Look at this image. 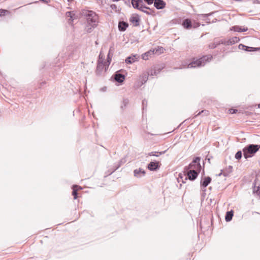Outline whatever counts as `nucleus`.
I'll return each instance as SVG.
<instances>
[{
  "mask_svg": "<svg viewBox=\"0 0 260 260\" xmlns=\"http://www.w3.org/2000/svg\"><path fill=\"white\" fill-rule=\"evenodd\" d=\"M134 176L137 177H141L145 175V171L143 169L139 168V169H136L134 171Z\"/></svg>",
  "mask_w": 260,
  "mask_h": 260,
  "instance_id": "nucleus-18",
  "label": "nucleus"
},
{
  "mask_svg": "<svg viewBox=\"0 0 260 260\" xmlns=\"http://www.w3.org/2000/svg\"><path fill=\"white\" fill-rule=\"evenodd\" d=\"M221 41H223V40L219 41L218 42L212 43L209 45V47L210 49L215 48L218 45L221 44Z\"/></svg>",
  "mask_w": 260,
  "mask_h": 260,
  "instance_id": "nucleus-31",
  "label": "nucleus"
},
{
  "mask_svg": "<svg viewBox=\"0 0 260 260\" xmlns=\"http://www.w3.org/2000/svg\"><path fill=\"white\" fill-rule=\"evenodd\" d=\"M46 83L45 82H42L40 83V87H41L43 85L45 84Z\"/></svg>",
  "mask_w": 260,
  "mask_h": 260,
  "instance_id": "nucleus-45",
  "label": "nucleus"
},
{
  "mask_svg": "<svg viewBox=\"0 0 260 260\" xmlns=\"http://www.w3.org/2000/svg\"><path fill=\"white\" fill-rule=\"evenodd\" d=\"M167 150L160 151V152H156V151H152L149 152L147 155L148 156H159L160 155L164 154L166 153Z\"/></svg>",
  "mask_w": 260,
  "mask_h": 260,
  "instance_id": "nucleus-25",
  "label": "nucleus"
},
{
  "mask_svg": "<svg viewBox=\"0 0 260 260\" xmlns=\"http://www.w3.org/2000/svg\"><path fill=\"white\" fill-rule=\"evenodd\" d=\"M200 25V24L198 22H196L192 24V26H193V28H197Z\"/></svg>",
  "mask_w": 260,
  "mask_h": 260,
  "instance_id": "nucleus-42",
  "label": "nucleus"
},
{
  "mask_svg": "<svg viewBox=\"0 0 260 260\" xmlns=\"http://www.w3.org/2000/svg\"><path fill=\"white\" fill-rule=\"evenodd\" d=\"M66 16L68 17H70V19L69 20H71V21H73V16H74V14L72 13V12H67L66 13Z\"/></svg>",
  "mask_w": 260,
  "mask_h": 260,
  "instance_id": "nucleus-36",
  "label": "nucleus"
},
{
  "mask_svg": "<svg viewBox=\"0 0 260 260\" xmlns=\"http://www.w3.org/2000/svg\"><path fill=\"white\" fill-rule=\"evenodd\" d=\"M147 102L145 100H143V101H142L143 112H144V110L147 106Z\"/></svg>",
  "mask_w": 260,
  "mask_h": 260,
  "instance_id": "nucleus-38",
  "label": "nucleus"
},
{
  "mask_svg": "<svg viewBox=\"0 0 260 260\" xmlns=\"http://www.w3.org/2000/svg\"><path fill=\"white\" fill-rule=\"evenodd\" d=\"M212 13L210 14H201L198 15V18L199 19L205 20L209 16L211 15Z\"/></svg>",
  "mask_w": 260,
  "mask_h": 260,
  "instance_id": "nucleus-30",
  "label": "nucleus"
},
{
  "mask_svg": "<svg viewBox=\"0 0 260 260\" xmlns=\"http://www.w3.org/2000/svg\"><path fill=\"white\" fill-rule=\"evenodd\" d=\"M95 27L96 26H93L92 25L88 24V23H87L85 29L87 32L90 33L92 31L93 28H95Z\"/></svg>",
  "mask_w": 260,
  "mask_h": 260,
  "instance_id": "nucleus-32",
  "label": "nucleus"
},
{
  "mask_svg": "<svg viewBox=\"0 0 260 260\" xmlns=\"http://www.w3.org/2000/svg\"><path fill=\"white\" fill-rule=\"evenodd\" d=\"M182 25L185 28L189 29L192 27V23L189 19H186L183 21Z\"/></svg>",
  "mask_w": 260,
  "mask_h": 260,
  "instance_id": "nucleus-21",
  "label": "nucleus"
},
{
  "mask_svg": "<svg viewBox=\"0 0 260 260\" xmlns=\"http://www.w3.org/2000/svg\"><path fill=\"white\" fill-rule=\"evenodd\" d=\"M140 18L139 15L133 14L129 18V22L133 24L134 26H138L140 25Z\"/></svg>",
  "mask_w": 260,
  "mask_h": 260,
  "instance_id": "nucleus-7",
  "label": "nucleus"
},
{
  "mask_svg": "<svg viewBox=\"0 0 260 260\" xmlns=\"http://www.w3.org/2000/svg\"><path fill=\"white\" fill-rule=\"evenodd\" d=\"M68 1L69 2H73V0H68Z\"/></svg>",
  "mask_w": 260,
  "mask_h": 260,
  "instance_id": "nucleus-48",
  "label": "nucleus"
},
{
  "mask_svg": "<svg viewBox=\"0 0 260 260\" xmlns=\"http://www.w3.org/2000/svg\"><path fill=\"white\" fill-rule=\"evenodd\" d=\"M212 58L211 55L203 56L202 57L195 60L194 59L188 64V68L200 67L204 66L207 62L210 61Z\"/></svg>",
  "mask_w": 260,
  "mask_h": 260,
  "instance_id": "nucleus-2",
  "label": "nucleus"
},
{
  "mask_svg": "<svg viewBox=\"0 0 260 260\" xmlns=\"http://www.w3.org/2000/svg\"><path fill=\"white\" fill-rule=\"evenodd\" d=\"M239 48L241 50H244L247 52H252L260 50V47H248L242 44H240L239 45Z\"/></svg>",
  "mask_w": 260,
  "mask_h": 260,
  "instance_id": "nucleus-9",
  "label": "nucleus"
},
{
  "mask_svg": "<svg viewBox=\"0 0 260 260\" xmlns=\"http://www.w3.org/2000/svg\"><path fill=\"white\" fill-rule=\"evenodd\" d=\"M82 188L80 186H79L78 185H74L73 186V191H72V195L74 197V199L76 200L77 199L78 197V193L77 191L78 189H81Z\"/></svg>",
  "mask_w": 260,
  "mask_h": 260,
  "instance_id": "nucleus-22",
  "label": "nucleus"
},
{
  "mask_svg": "<svg viewBox=\"0 0 260 260\" xmlns=\"http://www.w3.org/2000/svg\"><path fill=\"white\" fill-rule=\"evenodd\" d=\"M152 51H154V54H156L159 55L164 52V48L162 47H158L157 48H155Z\"/></svg>",
  "mask_w": 260,
  "mask_h": 260,
  "instance_id": "nucleus-27",
  "label": "nucleus"
},
{
  "mask_svg": "<svg viewBox=\"0 0 260 260\" xmlns=\"http://www.w3.org/2000/svg\"><path fill=\"white\" fill-rule=\"evenodd\" d=\"M153 54H154V51L150 50L142 54V59L144 60H147V59H148L149 56H151V55H153Z\"/></svg>",
  "mask_w": 260,
  "mask_h": 260,
  "instance_id": "nucleus-23",
  "label": "nucleus"
},
{
  "mask_svg": "<svg viewBox=\"0 0 260 260\" xmlns=\"http://www.w3.org/2000/svg\"><path fill=\"white\" fill-rule=\"evenodd\" d=\"M159 161H151L147 166V168L151 171H155L159 169L160 166Z\"/></svg>",
  "mask_w": 260,
  "mask_h": 260,
  "instance_id": "nucleus-8",
  "label": "nucleus"
},
{
  "mask_svg": "<svg viewBox=\"0 0 260 260\" xmlns=\"http://www.w3.org/2000/svg\"><path fill=\"white\" fill-rule=\"evenodd\" d=\"M205 21L207 23H210V22H210V19L208 18V17L206 19H205Z\"/></svg>",
  "mask_w": 260,
  "mask_h": 260,
  "instance_id": "nucleus-43",
  "label": "nucleus"
},
{
  "mask_svg": "<svg viewBox=\"0 0 260 260\" xmlns=\"http://www.w3.org/2000/svg\"><path fill=\"white\" fill-rule=\"evenodd\" d=\"M110 7L112 9V10H115V11H117V7L116 5L115 4H112L110 6Z\"/></svg>",
  "mask_w": 260,
  "mask_h": 260,
  "instance_id": "nucleus-41",
  "label": "nucleus"
},
{
  "mask_svg": "<svg viewBox=\"0 0 260 260\" xmlns=\"http://www.w3.org/2000/svg\"><path fill=\"white\" fill-rule=\"evenodd\" d=\"M234 215V212L232 210L230 211H228L226 213L225 216V219L226 221H230Z\"/></svg>",
  "mask_w": 260,
  "mask_h": 260,
  "instance_id": "nucleus-26",
  "label": "nucleus"
},
{
  "mask_svg": "<svg viewBox=\"0 0 260 260\" xmlns=\"http://www.w3.org/2000/svg\"><path fill=\"white\" fill-rule=\"evenodd\" d=\"M111 60V59L110 58L109 54L108 55V61L109 62V63H110V61Z\"/></svg>",
  "mask_w": 260,
  "mask_h": 260,
  "instance_id": "nucleus-44",
  "label": "nucleus"
},
{
  "mask_svg": "<svg viewBox=\"0 0 260 260\" xmlns=\"http://www.w3.org/2000/svg\"><path fill=\"white\" fill-rule=\"evenodd\" d=\"M148 76L149 75L147 73L141 76L139 78V81L135 84L134 87L136 89L139 88L142 85L145 83L148 80Z\"/></svg>",
  "mask_w": 260,
  "mask_h": 260,
  "instance_id": "nucleus-6",
  "label": "nucleus"
},
{
  "mask_svg": "<svg viewBox=\"0 0 260 260\" xmlns=\"http://www.w3.org/2000/svg\"><path fill=\"white\" fill-rule=\"evenodd\" d=\"M138 57L137 55L129 56L126 58L125 62L127 64H132L138 60Z\"/></svg>",
  "mask_w": 260,
  "mask_h": 260,
  "instance_id": "nucleus-17",
  "label": "nucleus"
},
{
  "mask_svg": "<svg viewBox=\"0 0 260 260\" xmlns=\"http://www.w3.org/2000/svg\"><path fill=\"white\" fill-rule=\"evenodd\" d=\"M242 156V153L241 151H238L235 154V158L237 159H240Z\"/></svg>",
  "mask_w": 260,
  "mask_h": 260,
  "instance_id": "nucleus-37",
  "label": "nucleus"
},
{
  "mask_svg": "<svg viewBox=\"0 0 260 260\" xmlns=\"http://www.w3.org/2000/svg\"><path fill=\"white\" fill-rule=\"evenodd\" d=\"M132 5L134 9L140 10L142 5H144V3L142 0H132Z\"/></svg>",
  "mask_w": 260,
  "mask_h": 260,
  "instance_id": "nucleus-13",
  "label": "nucleus"
},
{
  "mask_svg": "<svg viewBox=\"0 0 260 260\" xmlns=\"http://www.w3.org/2000/svg\"><path fill=\"white\" fill-rule=\"evenodd\" d=\"M258 107L260 108V104L259 105Z\"/></svg>",
  "mask_w": 260,
  "mask_h": 260,
  "instance_id": "nucleus-51",
  "label": "nucleus"
},
{
  "mask_svg": "<svg viewBox=\"0 0 260 260\" xmlns=\"http://www.w3.org/2000/svg\"><path fill=\"white\" fill-rule=\"evenodd\" d=\"M125 162V158H122L121 159L120 161L118 162V164L115 166V168L113 170V171L111 173V174L113 172H114L115 170H116L117 169H118L120 166L121 165H122V164H123L124 162Z\"/></svg>",
  "mask_w": 260,
  "mask_h": 260,
  "instance_id": "nucleus-34",
  "label": "nucleus"
},
{
  "mask_svg": "<svg viewBox=\"0 0 260 260\" xmlns=\"http://www.w3.org/2000/svg\"><path fill=\"white\" fill-rule=\"evenodd\" d=\"M253 192L256 193L257 196L260 197V186H256L254 184L253 187Z\"/></svg>",
  "mask_w": 260,
  "mask_h": 260,
  "instance_id": "nucleus-29",
  "label": "nucleus"
},
{
  "mask_svg": "<svg viewBox=\"0 0 260 260\" xmlns=\"http://www.w3.org/2000/svg\"><path fill=\"white\" fill-rule=\"evenodd\" d=\"M209 111L208 110H202L201 111V112H199L198 113H197V114H196L193 117V118H195L197 116H198V115H200L202 114L205 115H208L209 114Z\"/></svg>",
  "mask_w": 260,
  "mask_h": 260,
  "instance_id": "nucleus-35",
  "label": "nucleus"
},
{
  "mask_svg": "<svg viewBox=\"0 0 260 260\" xmlns=\"http://www.w3.org/2000/svg\"><path fill=\"white\" fill-rule=\"evenodd\" d=\"M10 12L7 10L0 9V17L10 14Z\"/></svg>",
  "mask_w": 260,
  "mask_h": 260,
  "instance_id": "nucleus-33",
  "label": "nucleus"
},
{
  "mask_svg": "<svg viewBox=\"0 0 260 260\" xmlns=\"http://www.w3.org/2000/svg\"><path fill=\"white\" fill-rule=\"evenodd\" d=\"M223 175H224V176H226V175L225 174V173H223Z\"/></svg>",
  "mask_w": 260,
  "mask_h": 260,
  "instance_id": "nucleus-50",
  "label": "nucleus"
},
{
  "mask_svg": "<svg viewBox=\"0 0 260 260\" xmlns=\"http://www.w3.org/2000/svg\"><path fill=\"white\" fill-rule=\"evenodd\" d=\"M128 103H129V100L127 99H123L122 103L120 106V108L122 110H124L125 109V108L126 107L127 105L128 104Z\"/></svg>",
  "mask_w": 260,
  "mask_h": 260,
  "instance_id": "nucleus-28",
  "label": "nucleus"
},
{
  "mask_svg": "<svg viewBox=\"0 0 260 260\" xmlns=\"http://www.w3.org/2000/svg\"><path fill=\"white\" fill-rule=\"evenodd\" d=\"M260 145L249 144L243 149L244 157L245 159L252 157L258 151Z\"/></svg>",
  "mask_w": 260,
  "mask_h": 260,
  "instance_id": "nucleus-3",
  "label": "nucleus"
},
{
  "mask_svg": "<svg viewBox=\"0 0 260 260\" xmlns=\"http://www.w3.org/2000/svg\"><path fill=\"white\" fill-rule=\"evenodd\" d=\"M229 111L231 114H234V113H237V112L238 111V110L233 109V108H231V109H230L229 110Z\"/></svg>",
  "mask_w": 260,
  "mask_h": 260,
  "instance_id": "nucleus-39",
  "label": "nucleus"
},
{
  "mask_svg": "<svg viewBox=\"0 0 260 260\" xmlns=\"http://www.w3.org/2000/svg\"><path fill=\"white\" fill-rule=\"evenodd\" d=\"M239 41L240 39L238 37H234L227 41H221V44L225 45H231L238 42Z\"/></svg>",
  "mask_w": 260,
  "mask_h": 260,
  "instance_id": "nucleus-11",
  "label": "nucleus"
},
{
  "mask_svg": "<svg viewBox=\"0 0 260 260\" xmlns=\"http://www.w3.org/2000/svg\"><path fill=\"white\" fill-rule=\"evenodd\" d=\"M139 10L148 15H152L154 12L153 10L151 9L150 8L146 6L145 5H142Z\"/></svg>",
  "mask_w": 260,
  "mask_h": 260,
  "instance_id": "nucleus-14",
  "label": "nucleus"
},
{
  "mask_svg": "<svg viewBox=\"0 0 260 260\" xmlns=\"http://www.w3.org/2000/svg\"><path fill=\"white\" fill-rule=\"evenodd\" d=\"M143 2H146L148 5H151L153 4L154 0H142Z\"/></svg>",
  "mask_w": 260,
  "mask_h": 260,
  "instance_id": "nucleus-40",
  "label": "nucleus"
},
{
  "mask_svg": "<svg viewBox=\"0 0 260 260\" xmlns=\"http://www.w3.org/2000/svg\"><path fill=\"white\" fill-rule=\"evenodd\" d=\"M82 15L86 19L88 24L92 25L93 26H97L99 17L95 12L91 10H84L82 12Z\"/></svg>",
  "mask_w": 260,
  "mask_h": 260,
  "instance_id": "nucleus-1",
  "label": "nucleus"
},
{
  "mask_svg": "<svg viewBox=\"0 0 260 260\" xmlns=\"http://www.w3.org/2000/svg\"><path fill=\"white\" fill-rule=\"evenodd\" d=\"M105 64L102 62H100L99 61L96 70V74L97 75H101L103 71L104 68H105Z\"/></svg>",
  "mask_w": 260,
  "mask_h": 260,
  "instance_id": "nucleus-16",
  "label": "nucleus"
},
{
  "mask_svg": "<svg viewBox=\"0 0 260 260\" xmlns=\"http://www.w3.org/2000/svg\"><path fill=\"white\" fill-rule=\"evenodd\" d=\"M200 157H196L188 166L185 167L184 168L187 170H193L194 171L197 172L199 174L202 169L201 165L200 163Z\"/></svg>",
  "mask_w": 260,
  "mask_h": 260,
  "instance_id": "nucleus-4",
  "label": "nucleus"
},
{
  "mask_svg": "<svg viewBox=\"0 0 260 260\" xmlns=\"http://www.w3.org/2000/svg\"><path fill=\"white\" fill-rule=\"evenodd\" d=\"M222 174V172H221L220 174H219L218 175V176H221V175Z\"/></svg>",
  "mask_w": 260,
  "mask_h": 260,
  "instance_id": "nucleus-47",
  "label": "nucleus"
},
{
  "mask_svg": "<svg viewBox=\"0 0 260 260\" xmlns=\"http://www.w3.org/2000/svg\"><path fill=\"white\" fill-rule=\"evenodd\" d=\"M113 2H117L118 0H112Z\"/></svg>",
  "mask_w": 260,
  "mask_h": 260,
  "instance_id": "nucleus-49",
  "label": "nucleus"
},
{
  "mask_svg": "<svg viewBox=\"0 0 260 260\" xmlns=\"http://www.w3.org/2000/svg\"><path fill=\"white\" fill-rule=\"evenodd\" d=\"M231 30H233L234 31L241 32L246 31L248 30V28L247 27L242 28H241L240 26H239L238 25H235V26H233L231 28Z\"/></svg>",
  "mask_w": 260,
  "mask_h": 260,
  "instance_id": "nucleus-20",
  "label": "nucleus"
},
{
  "mask_svg": "<svg viewBox=\"0 0 260 260\" xmlns=\"http://www.w3.org/2000/svg\"><path fill=\"white\" fill-rule=\"evenodd\" d=\"M154 6L157 9H162L165 7L166 3L162 0H154Z\"/></svg>",
  "mask_w": 260,
  "mask_h": 260,
  "instance_id": "nucleus-12",
  "label": "nucleus"
},
{
  "mask_svg": "<svg viewBox=\"0 0 260 260\" xmlns=\"http://www.w3.org/2000/svg\"><path fill=\"white\" fill-rule=\"evenodd\" d=\"M179 176V177L180 178V179H182V175L180 174Z\"/></svg>",
  "mask_w": 260,
  "mask_h": 260,
  "instance_id": "nucleus-46",
  "label": "nucleus"
},
{
  "mask_svg": "<svg viewBox=\"0 0 260 260\" xmlns=\"http://www.w3.org/2000/svg\"><path fill=\"white\" fill-rule=\"evenodd\" d=\"M162 69V68H155L154 70H151L150 72H149L147 74L148 75L154 76L158 74Z\"/></svg>",
  "mask_w": 260,
  "mask_h": 260,
  "instance_id": "nucleus-24",
  "label": "nucleus"
},
{
  "mask_svg": "<svg viewBox=\"0 0 260 260\" xmlns=\"http://www.w3.org/2000/svg\"><path fill=\"white\" fill-rule=\"evenodd\" d=\"M212 179L211 177H205L204 178L202 179L201 181V185L203 188H206L209 183L211 182Z\"/></svg>",
  "mask_w": 260,
  "mask_h": 260,
  "instance_id": "nucleus-15",
  "label": "nucleus"
},
{
  "mask_svg": "<svg viewBox=\"0 0 260 260\" xmlns=\"http://www.w3.org/2000/svg\"><path fill=\"white\" fill-rule=\"evenodd\" d=\"M115 80L118 83H122L125 79V76L120 73V71H118L113 75Z\"/></svg>",
  "mask_w": 260,
  "mask_h": 260,
  "instance_id": "nucleus-10",
  "label": "nucleus"
},
{
  "mask_svg": "<svg viewBox=\"0 0 260 260\" xmlns=\"http://www.w3.org/2000/svg\"><path fill=\"white\" fill-rule=\"evenodd\" d=\"M184 173L185 180L188 179L191 181H193L197 178L199 175L197 172H195L193 170H187L186 168L184 169Z\"/></svg>",
  "mask_w": 260,
  "mask_h": 260,
  "instance_id": "nucleus-5",
  "label": "nucleus"
},
{
  "mask_svg": "<svg viewBox=\"0 0 260 260\" xmlns=\"http://www.w3.org/2000/svg\"><path fill=\"white\" fill-rule=\"evenodd\" d=\"M128 26V24L127 22L124 21H120L118 24V28L120 31H125L127 27Z\"/></svg>",
  "mask_w": 260,
  "mask_h": 260,
  "instance_id": "nucleus-19",
  "label": "nucleus"
}]
</instances>
